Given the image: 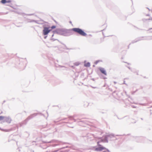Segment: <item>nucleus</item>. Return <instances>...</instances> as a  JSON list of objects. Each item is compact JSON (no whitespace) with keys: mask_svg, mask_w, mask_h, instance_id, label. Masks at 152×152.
Returning a JSON list of instances; mask_svg holds the SVG:
<instances>
[{"mask_svg":"<svg viewBox=\"0 0 152 152\" xmlns=\"http://www.w3.org/2000/svg\"><path fill=\"white\" fill-rule=\"evenodd\" d=\"M50 28L47 27H44L43 30V34L44 35H47L52 29H49Z\"/></svg>","mask_w":152,"mask_h":152,"instance_id":"2","label":"nucleus"},{"mask_svg":"<svg viewBox=\"0 0 152 152\" xmlns=\"http://www.w3.org/2000/svg\"><path fill=\"white\" fill-rule=\"evenodd\" d=\"M6 2H11V1L9 0L8 1H6Z\"/></svg>","mask_w":152,"mask_h":152,"instance_id":"11","label":"nucleus"},{"mask_svg":"<svg viewBox=\"0 0 152 152\" xmlns=\"http://www.w3.org/2000/svg\"><path fill=\"white\" fill-rule=\"evenodd\" d=\"M99 142H97V143L98 146L100 147L97 148H96L95 150L97 151H100L103 150L105 149L106 148L105 147H104L101 146V145L99 144Z\"/></svg>","mask_w":152,"mask_h":152,"instance_id":"3","label":"nucleus"},{"mask_svg":"<svg viewBox=\"0 0 152 152\" xmlns=\"http://www.w3.org/2000/svg\"><path fill=\"white\" fill-rule=\"evenodd\" d=\"M84 65L86 67H88L90 66V64L89 62H87L85 63Z\"/></svg>","mask_w":152,"mask_h":152,"instance_id":"7","label":"nucleus"},{"mask_svg":"<svg viewBox=\"0 0 152 152\" xmlns=\"http://www.w3.org/2000/svg\"><path fill=\"white\" fill-rule=\"evenodd\" d=\"M5 117L3 116H0V121L5 119Z\"/></svg>","mask_w":152,"mask_h":152,"instance_id":"8","label":"nucleus"},{"mask_svg":"<svg viewBox=\"0 0 152 152\" xmlns=\"http://www.w3.org/2000/svg\"><path fill=\"white\" fill-rule=\"evenodd\" d=\"M99 70L100 71V72L103 74L105 75H107V73L106 72L105 69L102 68H99Z\"/></svg>","mask_w":152,"mask_h":152,"instance_id":"5","label":"nucleus"},{"mask_svg":"<svg viewBox=\"0 0 152 152\" xmlns=\"http://www.w3.org/2000/svg\"><path fill=\"white\" fill-rule=\"evenodd\" d=\"M6 0H2L1 1V2L2 4H5L6 3Z\"/></svg>","mask_w":152,"mask_h":152,"instance_id":"9","label":"nucleus"},{"mask_svg":"<svg viewBox=\"0 0 152 152\" xmlns=\"http://www.w3.org/2000/svg\"><path fill=\"white\" fill-rule=\"evenodd\" d=\"M5 121L8 123H10L11 120L10 119L9 117H5Z\"/></svg>","mask_w":152,"mask_h":152,"instance_id":"6","label":"nucleus"},{"mask_svg":"<svg viewBox=\"0 0 152 152\" xmlns=\"http://www.w3.org/2000/svg\"><path fill=\"white\" fill-rule=\"evenodd\" d=\"M103 152H105V151H103Z\"/></svg>","mask_w":152,"mask_h":152,"instance_id":"12","label":"nucleus"},{"mask_svg":"<svg viewBox=\"0 0 152 152\" xmlns=\"http://www.w3.org/2000/svg\"><path fill=\"white\" fill-rule=\"evenodd\" d=\"M56 28V26H52L51 27V28L52 29L55 28Z\"/></svg>","mask_w":152,"mask_h":152,"instance_id":"10","label":"nucleus"},{"mask_svg":"<svg viewBox=\"0 0 152 152\" xmlns=\"http://www.w3.org/2000/svg\"><path fill=\"white\" fill-rule=\"evenodd\" d=\"M144 19L148 21L149 22L152 21V18L149 17L148 15L146 16Z\"/></svg>","mask_w":152,"mask_h":152,"instance_id":"4","label":"nucleus"},{"mask_svg":"<svg viewBox=\"0 0 152 152\" xmlns=\"http://www.w3.org/2000/svg\"><path fill=\"white\" fill-rule=\"evenodd\" d=\"M72 30L79 34L83 36H86V34L81 29L78 28H74L72 29Z\"/></svg>","mask_w":152,"mask_h":152,"instance_id":"1","label":"nucleus"}]
</instances>
